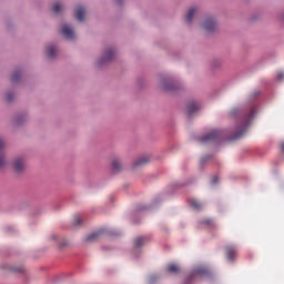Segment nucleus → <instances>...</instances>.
<instances>
[{
	"label": "nucleus",
	"mask_w": 284,
	"mask_h": 284,
	"mask_svg": "<svg viewBox=\"0 0 284 284\" xmlns=\"http://www.w3.org/2000/svg\"><path fill=\"white\" fill-rule=\"evenodd\" d=\"M256 115V111L252 110L248 116L244 120L243 124L240 125V131L234 134L233 139H241L244 134V132H247V128H250V121L254 119Z\"/></svg>",
	"instance_id": "f257e3e1"
},
{
	"label": "nucleus",
	"mask_w": 284,
	"mask_h": 284,
	"mask_svg": "<svg viewBox=\"0 0 284 284\" xmlns=\"http://www.w3.org/2000/svg\"><path fill=\"white\" fill-rule=\"evenodd\" d=\"M216 139H221V131L214 130L211 133L201 138L202 143H210L212 141H216Z\"/></svg>",
	"instance_id": "f03ea898"
},
{
	"label": "nucleus",
	"mask_w": 284,
	"mask_h": 284,
	"mask_svg": "<svg viewBox=\"0 0 284 284\" xmlns=\"http://www.w3.org/2000/svg\"><path fill=\"white\" fill-rule=\"evenodd\" d=\"M203 28L206 32H214L216 30V20L214 18H207L203 23Z\"/></svg>",
	"instance_id": "7ed1b4c3"
},
{
	"label": "nucleus",
	"mask_w": 284,
	"mask_h": 284,
	"mask_svg": "<svg viewBox=\"0 0 284 284\" xmlns=\"http://www.w3.org/2000/svg\"><path fill=\"white\" fill-rule=\"evenodd\" d=\"M225 252L227 261H234L236 258V246L227 245Z\"/></svg>",
	"instance_id": "20e7f679"
},
{
	"label": "nucleus",
	"mask_w": 284,
	"mask_h": 284,
	"mask_svg": "<svg viewBox=\"0 0 284 284\" xmlns=\"http://www.w3.org/2000/svg\"><path fill=\"white\" fill-rule=\"evenodd\" d=\"M62 34L65 37V39H74V30H72L71 26L63 24L62 26Z\"/></svg>",
	"instance_id": "39448f33"
},
{
	"label": "nucleus",
	"mask_w": 284,
	"mask_h": 284,
	"mask_svg": "<svg viewBox=\"0 0 284 284\" xmlns=\"http://www.w3.org/2000/svg\"><path fill=\"white\" fill-rule=\"evenodd\" d=\"M23 168H26V162L23 161V159L18 158L13 161V170H16L17 172H23Z\"/></svg>",
	"instance_id": "423d86ee"
},
{
	"label": "nucleus",
	"mask_w": 284,
	"mask_h": 284,
	"mask_svg": "<svg viewBox=\"0 0 284 284\" xmlns=\"http://www.w3.org/2000/svg\"><path fill=\"white\" fill-rule=\"evenodd\" d=\"M75 19H78V21H85V8L79 7L75 10Z\"/></svg>",
	"instance_id": "0eeeda50"
},
{
	"label": "nucleus",
	"mask_w": 284,
	"mask_h": 284,
	"mask_svg": "<svg viewBox=\"0 0 284 284\" xmlns=\"http://www.w3.org/2000/svg\"><path fill=\"white\" fill-rule=\"evenodd\" d=\"M114 59V50L108 49L104 53L103 59L100 61V63H105L108 61H112Z\"/></svg>",
	"instance_id": "6e6552de"
},
{
	"label": "nucleus",
	"mask_w": 284,
	"mask_h": 284,
	"mask_svg": "<svg viewBox=\"0 0 284 284\" xmlns=\"http://www.w3.org/2000/svg\"><path fill=\"white\" fill-rule=\"evenodd\" d=\"M186 110H187V115L192 116L194 112H199V104H196V102H191L187 104Z\"/></svg>",
	"instance_id": "1a4fd4ad"
},
{
	"label": "nucleus",
	"mask_w": 284,
	"mask_h": 284,
	"mask_svg": "<svg viewBox=\"0 0 284 284\" xmlns=\"http://www.w3.org/2000/svg\"><path fill=\"white\" fill-rule=\"evenodd\" d=\"M101 239V232L91 233L85 237L87 243H94V241H99Z\"/></svg>",
	"instance_id": "9d476101"
},
{
	"label": "nucleus",
	"mask_w": 284,
	"mask_h": 284,
	"mask_svg": "<svg viewBox=\"0 0 284 284\" xmlns=\"http://www.w3.org/2000/svg\"><path fill=\"white\" fill-rule=\"evenodd\" d=\"M146 163H150V158L144 156V158H140L138 161H135L133 166L134 168H141L143 165H146Z\"/></svg>",
	"instance_id": "9b49d317"
},
{
	"label": "nucleus",
	"mask_w": 284,
	"mask_h": 284,
	"mask_svg": "<svg viewBox=\"0 0 284 284\" xmlns=\"http://www.w3.org/2000/svg\"><path fill=\"white\" fill-rule=\"evenodd\" d=\"M55 54H57V47L49 45L47 49V57H49V59H54Z\"/></svg>",
	"instance_id": "f8f14e48"
},
{
	"label": "nucleus",
	"mask_w": 284,
	"mask_h": 284,
	"mask_svg": "<svg viewBox=\"0 0 284 284\" xmlns=\"http://www.w3.org/2000/svg\"><path fill=\"white\" fill-rule=\"evenodd\" d=\"M194 14H196V8H191L186 14L187 23H192V19H194Z\"/></svg>",
	"instance_id": "ddd939ff"
},
{
	"label": "nucleus",
	"mask_w": 284,
	"mask_h": 284,
	"mask_svg": "<svg viewBox=\"0 0 284 284\" xmlns=\"http://www.w3.org/2000/svg\"><path fill=\"white\" fill-rule=\"evenodd\" d=\"M111 165L113 172H121V162L119 161V159L113 160Z\"/></svg>",
	"instance_id": "4468645a"
},
{
	"label": "nucleus",
	"mask_w": 284,
	"mask_h": 284,
	"mask_svg": "<svg viewBox=\"0 0 284 284\" xmlns=\"http://www.w3.org/2000/svg\"><path fill=\"white\" fill-rule=\"evenodd\" d=\"M168 270L171 274H179L180 272L179 265L176 264H169Z\"/></svg>",
	"instance_id": "2eb2a0df"
},
{
	"label": "nucleus",
	"mask_w": 284,
	"mask_h": 284,
	"mask_svg": "<svg viewBox=\"0 0 284 284\" xmlns=\"http://www.w3.org/2000/svg\"><path fill=\"white\" fill-rule=\"evenodd\" d=\"M144 244H145V239L143 237H136L134 241V245L136 247H143Z\"/></svg>",
	"instance_id": "dca6fc26"
},
{
	"label": "nucleus",
	"mask_w": 284,
	"mask_h": 284,
	"mask_svg": "<svg viewBox=\"0 0 284 284\" xmlns=\"http://www.w3.org/2000/svg\"><path fill=\"white\" fill-rule=\"evenodd\" d=\"M191 206H193L194 210H201L203 207V204H201L196 200H191Z\"/></svg>",
	"instance_id": "f3484780"
},
{
	"label": "nucleus",
	"mask_w": 284,
	"mask_h": 284,
	"mask_svg": "<svg viewBox=\"0 0 284 284\" xmlns=\"http://www.w3.org/2000/svg\"><path fill=\"white\" fill-rule=\"evenodd\" d=\"M21 78V72L17 71L11 75V81L12 83H17V81H19V79Z\"/></svg>",
	"instance_id": "a211bd4d"
},
{
	"label": "nucleus",
	"mask_w": 284,
	"mask_h": 284,
	"mask_svg": "<svg viewBox=\"0 0 284 284\" xmlns=\"http://www.w3.org/2000/svg\"><path fill=\"white\" fill-rule=\"evenodd\" d=\"M61 10H63V4L61 3H55L53 6V12H55V14H59V12H61Z\"/></svg>",
	"instance_id": "6ab92c4d"
},
{
	"label": "nucleus",
	"mask_w": 284,
	"mask_h": 284,
	"mask_svg": "<svg viewBox=\"0 0 284 284\" xmlns=\"http://www.w3.org/2000/svg\"><path fill=\"white\" fill-rule=\"evenodd\" d=\"M6 165V158L3 156V153H0V168H3Z\"/></svg>",
	"instance_id": "aec40b11"
},
{
	"label": "nucleus",
	"mask_w": 284,
	"mask_h": 284,
	"mask_svg": "<svg viewBox=\"0 0 284 284\" xmlns=\"http://www.w3.org/2000/svg\"><path fill=\"white\" fill-rule=\"evenodd\" d=\"M163 89H164V90L172 91V90H174V84H164V85H163Z\"/></svg>",
	"instance_id": "412c9836"
},
{
	"label": "nucleus",
	"mask_w": 284,
	"mask_h": 284,
	"mask_svg": "<svg viewBox=\"0 0 284 284\" xmlns=\"http://www.w3.org/2000/svg\"><path fill=\"white\" fill-rule=\"evenodd\" d=\"M12 99H14V94L7 93V101H12Z\"/></svg>",
	"instance_id": "4be33fe9"
},
{
	"label": "nucleus",
	"mask_w": 284,
	"mask_h": 284,
	"mask_svg": "<svg viewBox=\"0 0 284 284\" xmlns=\"http://www.w3.org/2000/svg\"><path fill=\"white\" fill-rule=\"evenodd\" d=\"M219 183V178L217 176H214L212 179V185H216Z\"/></svg>",
	"instance_id": "5701e85b"
},
{
	"label": "nucleus",
	"mask_w": 284,
	"mask_h": 284,
	"mask_svg": "<svg viewBox=\"0 0 284 284\" xmlns=\"http://www.w3.org/2000/svg\"><path fill=\"white\" fill-rule=\"evenodd\" d=\"M277 79H278V81H283V79H284V73H283V72H280V73L277 74Z\"/></svg>",
	"instance_id": "b1692460"
},
{
	"label": "nucleus",
	"mask_w": 284,
	"mask_h": 284,
	"mask_svg": "<svg viewBox=\"0 0 284 284\" xmlns=\"http://www.w3.org/2000/svg\"><path fill=\"white\" fill-rule=\"evenodd\" d=\"M74 225H81V219L77 217V219L74 220Z\"/></svg>",
	"instance_id": "393cba45"
},
{
	"label": "nucleus",
	"mask_w": 284,
	"mask_h": 284,
	"mask_svg": "<svg viewBox=\"0 0 284 284\" xmlns=\"http://www.w3.org/2000/svg\"><path fill=\"white\" fill-rule=\"evenodd\" d=\"M204 225H212V220H205L203 221Z\"/></svg>",
	"instance_id": "a878e982"
},
{
	"label": "nucleus",
	"mask_w": 284,
	"mask_h": 284,
	"mask_svg": "<svg viewBox=\"0 0 284 284\" xmlns=\"http://www.w3.org/2000/svg\"><path fill=\"white\" fill-rule=\"evenodd\" d=\"M195 274H205V271L204 270H197V271H195Z\"/></svg>",
	"instance_id": "bb28decb"
},
{
	"label": "nucleus",
	"mask_w": 284,
	"mask_h": 284,
	"mask_svg": "<svg viewBox=\"0 0 284 284\" xmlns=\"http://www.w3.org/2000/svg\"><path fill=\"white\" fill-rule=\"evenodd\" d=\"M0 150H3V140L0 139Z\"/></svg>",
	"instance_id": "cd10ccee"
},
{
	"label": "nucleus",
	"mask_w": 284,
	"mask_h": 284,
	"mask_svg": "<svg viewBox=\"0 0 284 284\" xmlns=\"http://www.w3.org/2000/svg\"><path fill=\"white\" fill-rule=\"evenodd\" d=\"M282 152H284V142L281 144Z\"/></svg>",
	"instance_id": "c85d7f7f"
},
{
	"label": "nucleus",
	"mask_w": 284,
	"mask_h": 284,
	"mask_svg": "<svg viewBox=\"0 0 284 284\" xmlns=\"http://www.w3.org/2000/svg\"><path fill=\"white\" fill-rule=\"evenodd\" d=\"M122 0H116L118 3H121Z\"/></svg>",
	"instance_id": "c756f323"
}]
</instances>
